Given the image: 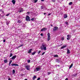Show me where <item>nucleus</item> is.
<instances>
[{
    "label": "nucleus",
    "instance_id": "1",
    "mask_svg": "<svg viewBox=\"0 0 80 80\" xmlns=\"http://www.w3.org/2000/svg\"><path fill=\"white\" fill-rule=\"evenodd\" d=\"M47 45L45 44H42L40 48L42 50H43L46 51L47 50Z\"/></svg>",
    "mask_w": 80,
    "mask_h": 80
},
{
    "label": "nucleus",
    "instance_id": "2",
    "mask_svg": "<svg viewBox=\"0 0 80 80\" xmlns=\"http://www.w3.org/2000/svg\"><path fill=\"white\" fill-rule=\"evenodd\" d=\"M40 70H41V68L40 67H38L34 69V71H40Z\"/></svg>",
    "mask_w": 80,
    "mask_h": 80
},
{
    "label": "nucleus",
    "instance_id": "3",
    "mask_svg": "<svg viewBox=\"0 0 80 80\" xmlns=\"http://www.w3.org/2000/svg\"><path fill=\"white\" fill-rule=\"evenodd\" d=\"M50 33H48V41H49L50 40Z\"/></svg>",
    "mask_w": 80,
    "mask_h": 80
},
{
    "label": "nucleus",
    "instance_id": "4",
    "mask_svg": "<svg viewBox=\"0 0 80 80\" xmlns=\"http://www.w3.org/2000/svg\"><path fill=\"white\" fill-rule=\"evenodd\" d=\"M26 19L27 20V21H28L29 22L30 20V17L28 16H27L26 17Z\"/></svg>",
    "mask_w": 80,
    "mask_h": 80
},
{
    "label": "nucleus",
    "instance_id": "5",
    "mask_svg": "<svg viewBox=\"0 0 80 80\" xmlns=\"http://www.w3.org/2000/svg\"><path fill=\"white\" fill-rule=\"evenodd\" d=\"M25 67V68H26L27 70H30V66L28 65L27 66H26Z\"/></svg>",
    "mask_w": 80,
    "mask_h": 80
},
{
    "label": "nucleus",
    "instance_id": "6",
    "mask_svg": "<svg viewBox=\"0 0 80 80\" xmlns=\"http://www.w3.org/2000/svg\"><path fill=\"white\" fill-rule=\"evenodd\" d=\"M58 30V28L57 27H55L53 28V31H55L56 30Z\"/></svg>",
    "mask_w": 80,
    "mask_h": 80
},
{
    "label": "nucleus",
    "instance_id": "7",
    "mask_svg": "<svg viewBox=\"0 0 80 80\" xmlns=\"http://www.w3.org/2000/svg\"><path fill=\"white\" fill-rule=\"evenodd\" d=\"M20 11H19V13H21V12H23V10L22 8H20Z\"/></svg>",
    "mask_w": 80,
    "mask_h": 80
},
{
    "label": "nucleus",
    "instance_id": "8",
    "mask_svg": "<svg viewBox=\"0 0 80 80\" xmlns=\"http://www.w3.org/2000/svg\"><path fill=\"white\" fill-rule=\"evenodd\" d=\"M47 30V28H43L42 29H41V32H43V31H45V30Z\"/></svg>",
    "mask_w": 80,
    "mask_h": 80
},
{
    "label": "nucleus",
    "instance_id": "9",
    "mask_svg": "<svg viewBox=\"0 0 80 80\" xmlns=\"http://www.w3.org/2000/svg\"><path fill=\"white\" fill-rule=\"evenodd\" d=\"M32 49H29V50L28 51V53H32Z\"/></svg>",
    "mask_w": 80,
    "mask_h": 80
},
{
    "label": "nucleus",
    "instance_id": "10",
    "mask_svg": "<svg viewBox=\"0 0 80 80\" xmlns=\"http://www.w3.org/2000/svg\"><path fill=\"white\" fill-rule=\"evenodd\" d=\"M11 65H12V66H18V65L17 64H13V63L11 64Z\"/></svg>",
    "mask_w": 80,
    "mask_h": 80
},
{
    "label": "nucleus",
    "instance_id": "11",
    "mask_svg": "<svg viewBox=\"0 0 80 80\" xmlns=\"http://www.w3.org/2000/svg\"><path fill=\"white\" fill-rule=\"evenodd\" d=\"M12 2L13 5H15V2H16V1H15V0H12Z\"/></svg>",
    "mask_w": 80,
    "mask_h": 80
},
{
    "label": "nucleus",
    "instance_id": "12",
    "mask_svg": "<svg viewBox=\"0 0 80 80\" xmlns=\"http://www.w3.org/2000/svg\"><path fill=\"white\" fill-rule=\"evenodd\" d=\"M16 57H17V56L15 55V56H13L11 58V59H12V60H13V59H15V58H16Z\"/></svg>",
    "mask_w": 80,
    "mask_h": 80
},
{
    "label": "nucleus",
    "instance_id": "13",
    "mask_svg": "<svg viewBox=\"0 0 80 80\" xmlns=\"http://www.w3.org/2000/svg\"><path fill=\"white\" fill-rule=\"evenodd\" d=\"M70 53V50L69 49H68L67 50V54H69Z\"/></svg>",
    "mask_w": 80,
    "mask_h": 80
},
{
    "label": "nucleus",
    "instance_id": "14",
    "mask_svg": "<svg viewBox=\"0 0 80 80\" xmlns=\"http://www.w3.org/2000/svg\"><path fill=\"white\" fill-rule=\"evenodd\" d=\"M68 17V16H67V14H64V18H67Z\"/></svg>",
    "mask_w": 80,
    "mask_h": 80
},
{
    "label": "nucleus",
    "instance_id": "15",
    "mask_svg": "<svg viewBox=\"0 0 80 80\" xmlns=\"http://www.w3.org/2000/svg\"><path fill=\"white\" fill-rule=\"evenodd\" d=\"M60 61H61V59H57L56 60V61L57 62H60Z\"/></svg>",
    "mask_w": 80,
    "mask_h": 80
},
{
    "label": "nucleus",
    "instance_id": "16",
    "mask_svg": "<svg viewBox=\"0 0 80 80\" xmlns=\"http://www.w3.org/2000/svg\"><path fill=\"white\" fill-rule=\"evenodd\" d=\"M36 78H37V76H34L33 77L32 79L33 80H34Z\"/></svg>",
    "mask_w": 80,
    "mask_h": 80
},
{
    "label": "nucleus",
    "instance_id": "17",
    "mask_svg": "<svg viewBox=\"0 0 80 80\" xmlns=\"http://www.w3.org/2000/svg\"><path fill=\"white\" fill-rule=\"evenodd\" d=\"M72 4L73 2H71L69 3L68 5H72Z\"/></svg>",
    "mask_w": 80,
    "mask_h": 80
},
{
    "label": "nucleus",
    "instance_id": "18",
    "mask_svg": "<svg viewBox=\"0 0 80 80\" xmlns=\"http://www.w3.org/2000/svg\"><path fill=\"white\" fill-rule=\"evenodd\" d=\"M67 47V45H65V46H63L62 47H61V48H65V47Z\"/></svg>",
    "mask_w": 80,
    "mask_h": 80
},
{
    "label": "nucleus",
    "instance_id": "19",
    "mask_svg": "<svg viewBox=\"0 0 80 80\" xmlns=\"http://www.w3.org/2000/svg\"><path fill=\"white\" fill-rule=\"evenodd\" d=\"M36 53V52H33L32 53V55H34Z\"/></svg>",
    "mask_w": 80,
    "mask_h": 80
},
{
    "label": "nucleus",
    "instance_id": "20",
    "mask_svg": "<svg viewBox=\"0 0 80 80\" xmlns=\"http://www.w3.org/2000/svg\"><path fill=\"white\" fill-rule=\"evenodd\" d=\"M54 57H58V55L56 54L54 56Z\"/></svg>",
    "mask_w": 80,
    "mask_h": 80
},
{
    "label": "nucleus",
    "instance_id": "21",
    "mask_svg": "<svg viewBox=\"0 0 80 80\" xmlns=\"http://www.w3.org/2000/svg\"><path fill=\"white\" fill-rule=\"evenodd\" d=\"M12 60H10L9 62V65H11V63H12Z\"/></svg>",
    "mask_w": 80,
    "mask_h": 80
},
{
    "label": "nucleus",
    "instance_id": "22",
    "mask_svg": "<svg viewBox=\"0 0 80 80\" xmlns=\"http://www.w3.org/2000/svg\"><path fill=\"white\" fill-rule=\"evenodd\" d=\"M12 73L13 74H14V73H15V70L13 69L12 70Z\"/></svg>",
    "mask_w": 80,
    "mask_h": 80
},
{
    "label": "nucleus",
    "instance_id": "23",
    "mask_svg": "<svg viewBox=\"0 0 80 80\" xmlns=\"http://www.w3.org/2000/svg\"><path fill=\"white\" fill-rule=\"evenodd\" d=\"M73 66V64H71V65L70 66V67H69V69H70V68H71V67H72V66Z\"/></svg>",
    "mask_w": 80,
    "mask_h": 80
},
{
    "label": "nucleus",
    "instance_id": "24",
    "mask_svg": "<svg viewBox=\"0 0 80 80\" xmlns=\"http://www.w3.org/2000/svg\"><path fill=\"white\" fill-rule=\"evenodd\" d=\"M8 62V61L7 60V59H6L4 60V63H7Z\"/></svg>",
    "mask_w": 80,
    "mask_h": 80
},
{
    "label": "nucleus",
    "instance_id": "25",
    "mask_svg": "<svg viewBox=\"0 0 80 80\" xmlns=\"http://www.w3.org/2000/svg\"><path fill=\"white\" fill-rule=\"evenodd\" d=\"M10 15V13H8V14H7V15H6V16L7 17H8V16H9Z\"/></svg>",
    "mask_w": 80,
    "mask_h": 80
},
{
    "label": "nucleus",
    "instance_id": "26",
    "mask_svg": "<svg viewBox=\"0 0 80 80\" xmlns=\"http://www.w3.org/2000/svg\"><path fill=\"white\" fill-rule=\"evenodd\" d=\"M12 56H13V54H12V53H10V55L9 57H12Z\"/></svg>",
    "mask_w": 80,
    "mask_h": 80
},
{
    "label": "nucleus",
    "instance_id": "27",
    "mask_svg": "<svg viewBox=\"0 0 80 80\" xmlns=\"http://www.w3.org/2000/svg\"><path fill=\"white\" fill-rule=\"evenodd\" d=\"M35 20V18H32L31 19V20L32 21H33V20Z\"/></svg>",
    "mask_w": 80,
    "mask_h": 80
},
{
    "label": "nucleus",
    "instance_id": "28",
    "mask_svg": "<svg viewBox=\"0 0 80 80\" xmlns=\"http://www.w3.org/2000/svg\"><path fill=\"white\" fill-rule=\"evenodd\" d=\"M18 23H21V21H20V20H18Z\"/></svg>",
    "mask_w": 80,
    "mask_h": 80
},
{
    "label": "nucleus",
    "instance_id": "29",
    "mask_svg": "<svg viewBox=\"0 0 80 80\" xmlns=\"http://www.w3.org/2000/svg\"><path fill=\"white\" fill-rule=\"evenodd\" d=\"M48 75H49L51 74V72H48Z\"/></svg>",
    "mask_w": 80,
    "mask_h": 80
},
{
    "label": "nucleus",
    "instance_id": "30",
    "mask_svg": "<svg viewBox=\"0 0 80 80\" xmlns=\"http://www.w3.org/2000/svg\"><path fill=\"white\" fill-rule=\"evenodd\" d=\"M55 1L56 0H52V2H53L54 3H55Z\"/></svg>",
    "mask_w": 80,
    "mask_h": 80
},
{
    "label": "nucleus",
    "instance_id": "31",
    "mask_svg": "<svg viewBox=\"0 0 80 80\" xmlns=\"http://www.w3.org/2000/svg\"><path fill=\"white\" fill-rule=\"evenodd\" d=\"M38 1V0H34V3H37V1Z\"/></svg>",
    "mask_w": 80,
    "mask_h": 80
},
{
    "label": "nucleus",
    "instance_id": "32",
    "mask_svg": "<svg viewBox=\"0 0 80 80\" xmlns=\"http://www.w3.org/2000/svg\"><path fill=\"white\" fill-rule=\"evenodd\" d=\"M6 24L7 25H8L9 24V22L7 21L6 22Z\"/></svg>",
    "mask_w": 80,
    "mask_h": 80
},
{
    "label": "nucleus",
    "instance_id": "33",
    "mask_svg": "<svg viewBox=\"0 0 80 80\" xmlns=\"http://www.w3.org/2000/svg\"><path fill=\"white\" fill-rule=\"evenodd\" d=\"M40 52H41V51H40L38 52V54H40Z\"/></svg>",
    "mask_w": 80,
    "mask_h": 80
},
{
    "label": "nucleus",
    "instance_id": "34",
    "mask_svg": "<svg viewBox=\"0 0 80 80\" xmlns=\"http://www.w3.org/2000/svg\"><path fill=\"white\" fill-rule=\"evenodd\" d=\"M44 53H45V52H43L42 54V55H44Z\"/></svg>",
    "mask_w": 80,
    "mask_h": 80
},
{
    "label": "nucleus",
    "instance_id": "35",
    "mask_svg": "<svg viewBox=\"0 0 80 80\" xmlns=\"http://www.w3.org/2000/svg\"><path fill=\"white\" fill-rule=\"evenodd\" d=\"M28 63H30V60H28Z\"/></svg>",
    "mask_w": 80,
    "mask_h": 80
},
{
    "label": "nucleus",
    "instance_id": "36",
    "mask_svg": "<svg viewBox=\"0 0 80 80\" xmlns=\"http://www.w3.org/2000/svg\"><path fill=\"white\" fill-rule=\"evenodd\" d=\"M66 24L68 25V22H66Z\"/></svg>",
    "mask_w": 80,
    "mask_h": 80
},
{
    "label": "nucleus",
    "instance_id": "37",
    "mask_svg": "<svg viewBox=\"0 0 80 80\" xmlns=\"http://www.w3.org/2000/svg\"><path fill=\"white\" fill-rule=\"evenodd\" d=\"M70 38H69V37H68V38H67V39L68 40H70Z\"/></svg>",
    "mask_w": 80,
    "mask_h": 80
},
{
    "label": "nucleus",
    "instance_id": "38",
    "mask_svg": "<svg viewBox=\"0 0 80 80\" xmlns=\"http://www.w3.org/2000/svg\"><path fill=\"white\" fill-rule=\"evenodd\" d=\"M40 80V78H38L37 79V80Z\"/></svg>",
    "mask_w": 80,
    "mask_h": 80
},
{
    "label": "nucleus",
    "instance_id": "39",
    "mask_svg": "<svg viewBox=\"0 0 80 80\" xmlns=\"http://www.w3.org/2000/svg\"><path fill=\"white\" fill-rule=\"evenodd\" d=\"M74 76L75 77H77V74H74Z\"/></svg>",
    "mask_w": 80,
    "mask_h": 80
},
{
    "label": "nucleus",
    "instance_id": "40",
    "mask_svg": "<svg viewBox=\"0 0 80 80\" xmlns=\"http://www.w3.org/2000/svg\"><path fill=\"white\" fill-rule=\"evenodd\" d=\"M23 45L22 44L21 46H19V47H22V46H23Z\"/></svg>",
    "mask_w": 80,
    "mask_h": 80
},
{
    "label": "nucleus",
    "instance_id": "41",
    "mask_svg": "<svg viewBox=\"0 0 80 80\" xmlns=\"http://www.w3.org/2000/svg\"><path fill=\"white\" fill-rule=\"evenodd\" d=\"M62 40H64V38H62Z\"/></svg>",
    "mask_w": 80,
    "mask_h": 80
},
{
    "label": "nucleus",
    "instance_id": "42",
    "mask_svg": "<svg viewBox=\"0 0 80 80\" xmlns=\"http://www.w3.org/2000/svg\"><path fill=\"white\" fill-rule=\"evenodd\" d=\"M2 13H4V11H3V10L2 11Z\"/></svg>",
    "mask_w": 80,
    "mask_h": 80
},
{
    "label": "nucleus",
    "instance_id": "43",
    "mask_svg": "<svg viewBox=\"0 0 80 80\" xmlns=\"http://www.w3.org/2000/svg\"><path fill=\"white\" fill-rule=\"evenodd\" d=\"M27 14H29V13H30V12H27Z\"/></svg>",
    "mask_w": 80,
    "mask_h": 80
},
{
    "label": "nucleus",
    "instance_id": "44",
    "mask_svg": "<svg viewBox=\"0 0 80 80\" xmlns=\"http://www.w3.org/2000/svg\"><path fill=\"white\" fill-rule=\"evenodd\" d=\"M8 80H11V79L10 78H9L8 79Z\"/></svg>",
    "mask_w": 80,
    "mask_h": 80
},
{
    "label": "nucleus",
    "instance_id": "45",
    "mask_svg": "<svg viewBox=\"0 0 80 80\" xmlns=\"http://www.w3.org/2000/svg\"><path fill=\"white\" fill-rule=\"evenodd\" d=\"M45 0H41V2H44Z\"/></svg>",
    "mask_w": 80,
    "mask_h": 80
},
{
    "label": "nucleus",
    "instance_id": "46",
    "mask_svg": "<svg viewBox=\"0 0 80 80\" xmlns=\"http://www.w3.org/2000/svg\"><path fill=\"white\" fill-rule=\"evenodd\" d=\"M41 36H43V34L42 33L41 34Z\"/></svg>",
    "mask_w": 80,
    "mask_h": 80
},
{
    "label": "nucleus",
    "instance_id": "47",
    "mask_svg": "<svg viewBox=\"0 0 80 80\" xmlns=\"http://www.w3.org/2000/svg\"><path fill=\"white\" fill-rule=\"evenodd\" d=\"M3 42H5V40H3Z\"/></svg>",
    "mask_w": 80,
    "mask_h": 80
},
{
    "label": "nucleus",
    "instance_id": "48",
    "mask_svg": "<svg viewBox=\"0 0 80 80\" xmlns=\"http://www.w3.org/2000/svg\"><path fill=\"white\" fill-rule=\"evenodd\" d=\"M2 9H0V12H2Z\"/></svg>",
    "mask_w": 80,
    "mask_h": 80
},
{
    "label": "nucleus",
    "instance_id": "49",
    "mask_svg": "<svg viewBox=\"0 0 80 80\" xmlns=\"http://www.w3.org/2000/svg\"><path fill=\"white\" fill-rule=\"evenodd\" d=\"M67 36L68 37H70V35H68Z\"/></svg>",
    "mask_w": 80,
    "mask_h": 80
},
{
    "label": "nucleus",
    "instance_id": "50",
    "mask_svg": "<svg viewBox=\"0 0 80 80\" xmlns=\"http://www.w3.org/2000/svg\"><path fill=\"white\" fill-rule=\"evenodd\" d=\"M50 15V13H48V16H49Z\"/></svg>",
    "mask_w": 80,
    "mask_h": 80
},
{
    "label": "nucleus",
    "instance_id": "51",
    "mask_svg": "<svg viewBox=\"0 0 80 80\" xmlns=\"http://www.w3.org/2000/svg\"><path fill=\"white\" fill-rule=\"evenodd\" d=\"M65 80H68V78H66Z\"/></svg>",
    "mask_w": 80,
    "mask_h": 80
},
{
    "label": "nucleus",
    "instance_id": "52",
    "mask_svg": "<svg viewBox=\"0 0 80 80\" xmlns=\"http://www.w3.org/2000/svg\"><path fill=\"white\" fill-rule=\"evenodd\" d=\"M44 15H45V14H46V13L45 12L44 13Z\"/></svg>",
    "mask_w": 80,
    "mask_h": 80
},
{
    "label": "nucleus",
    "instance_id": "53",
    "mask_svg": "<svg viewBox=\"0 0 80 80\" xmlns=\"http://www.w3.org/2000/svg\"><path fill=\"white\" fill-rule=\"evenodd\" d=\"M51 26L53 27V25H52L51 24Z\"/></svg>",
    "mask_w": 80,
    "mask_h": 80
},
{
    "label": "nucleus",
    "instance_id": "54",
    "mask_svg": "<svg viewBox=\"0 0 80 80\" xmlns=\"http://www.w3.org/2000/svg\"><path fill=\"white\" fill-rule=\"evenodd\" d=\"M24 80H27V79H25Z\"/></svg>",
    "mask_w": 80,
    "mask_h": 80
},
{
    "label": "nucleus",
    "instance_id": "55",
    "mask_svg": "<svg viewBox=\"0 0 80 80\" xmlns=\"http://www.w3.org/2000/svg\"><path fill=\"white\" fill-rule=\"evenodd\" d=\"M74 30H73L72 31H74Z\"/></svg>",
    "mask_w": 80,
    "mask_h": 80
}]
</instances>
